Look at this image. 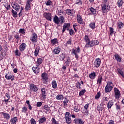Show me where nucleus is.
<instances>
[{"label":"nucleus","mask_w":124,"mask_h":124,"mask_svg":"<svg viewBox=\"0 0 124 124\" xmlns=\"http://www.w3.org/2000/svg\"><path fill=\"white\" fill-rule=\"evenodd\" d=\"M114 92V96L116 99H119L120 97L121 96V93L120 92V90L118 89V88L115 87L113 89Z\"/></svg>","instance_id":"6e6552de"},{"label":"nucleus","mask_w":124,"mask_h":124,"mask_svg":"<svg viewBox=\"0 0 124 124\" xmlns=\"http://www.w3.org/2000/svg\"><path fill=\"white\" fill-rule=\"evenodd\" d=\"M84 40L86 43L89 42V41H91V40L90 39V38H89V36L88 35H85L84 36Z\"/></svg>","instance_id":"3c124183"},{"label":"nucleus","mask_w":124,"mask_h":124,"mask_svg":"<svg viewBox=\"0 0 124 124\" xmlns=\"http://www.w3.org/2000/svg\"><path fill=\"white\" fill-rule=\"evenodd\" d=\"M89 77L90 79H92V80H93L95 79L96 77V74L94 72H92L89 75Z\"/></svg>","instance_id":"c756f323"},{"label":"nucleus","mask_w":124,"mask_h":124,"mask_svg":"<svg viewBox=\"0 0 124 124\" xmlns=\"http://www.w3.org/2000/svg\"><path fill=\"white\" fill-rule=\"evenodd\" d=\"M52 87L54 90H56L58 88V84H57V81L55 80H52L51 82Z\"/></svg>","instance_id":"473e14b6"},{"label":"nucleus","mask_w":124,"mask_h":124,"mask_svg":"<svg viewBox=\"0 0 124 124\" xmlns=\"http://www.w3.org/2000/svg\"><path fill=\"white\" fill-rule=\"evenodd\" d=\"M62 14H64V12H63V7H60L59 10H58V15H62Z\"/></svg>","instance_id":"c03bdc74"},{"label":"nucleus","mask_w":124,"mask_h":124,"mask_svg":"<svg viewBox=\"0 0 124 124\" xmlns=\"http://www.w3.org/2000/svg\"><path fill=\"white\" fill-rule=\"evenodd\" d=\"M108 29L110 31V35H113V34H114V32H115V31H114V29H113V28L112 27H108Z\"/></svg>","instance_id":"bf43d9fd"},{"label":"nucleus","mask_w":124,"mask_h":124,"mask_svg":"<svg viewBox=\"0 0 124 124\" xmlns=\"http://www.w3.org/2000/svg\"><path fill=\"white\" fill-rule=\"evenodd\" d=\"M46 119L45 117H41L38 120L39 124H44L45 122H46Z\"/></svg>","instance_id":"f704fd0d"},{"label":"nucleus","mask_w":124,"mask_h":124,"mask_svg":"<svg viewBox=\"0 0 124 124\" xmlns=\"http://www.w3.org/2000/svg\"><path fill=\"white\" fill-rule=\"evenodd\" d=\"M73 123L76 124H84L83 120L80 118H76L73 121Z\"/></svg>","instance_id":"f3484780"},{"label":"nucleus","mask_w":124,"mask_h":124,"mask_svg":"<svg viewBox=\"0 0 124 124\" xmlns=\"http://www.w3.org/2000/svg\"><path fill=\"white\" fill-rule=\"evenodd\" d=\"M42 62H43V60L40 58H38L37 62L35 63L36 66L39 67L40 64H42Z\"/></svg>","instance_id":"a878e982"},{"label":"nucleus","mask_w":124,"mask_h":124,"mask_svg":"<svg viewBox=\"0 0 124 124\" xmlns=\"http://www.w3.org/2000/svg\"><path fill=\"white\" fill-rule=\"evenodd\" d=\"M41 92L40 97L42 100H45L47 97V89L45 88H41Z\"/></svg>","instance_id":"20e7f679"},{"label":"nucleus","mask_w":124,"mask_h":124,"mask_svg":"<svg viewBox=\"0 0 124 124\" xmlns=\"http://www.w3.org/2000/svg\"><path fill=\"white\" fill-rule=\"evenodd\" d=\"M61 50V48L59 47H56L54 49L53 52L55 55H57L58 54H60Z\"/></svg>","instance_id":"7c9ffc66"},{"label":"nucleus","mask_w":124,"mask_h":124,"mask_svg":"<svg viewBox=\"0 0 124 124\" xmlns=\"http://www.w3.org/2000/svg\"><path fill=\"white\" fill-rule=\"evenodd\" d=\"M56 99L57 100H63L64 97H63V95L58 94L56 96Z\"/></svg>","instance_id":"79ce46f5"},{"label":"nucleus","mask_w":124,"mask_h":124,"mask_svg":"<svg viewBox=\"0 0 124 124\" xmlns=\"http://www.w3.org/2000/svg\"><path fill=\"white\" fill-rule=\"evenodd\" d=\"M18 120V117H14L12 118L10 120V124H16L17 123V120Z\"/></svg>","instance_id":"393cba45"},{"label":"nucleus","mask_w":124,"mask_h":124,"mask_svg":"<svg viewBox=\"0 0 124 124\" xmlns=\"http://www.w3.org/2000/svg\"><path fill=\"white\" fill-rule=\"evenodd\" d=\"M21 51L20 50L19 51V49L18 48H16V51H15L16 56H17V57H20L21 56Z\"/></svg>","instance_id":"864d4df0"},{"label":"nucleus","mask_w":124,"mask_h":124,"mask_svg":"<svg viewBox=\"0 0 124 124\" xmlns=\"http://www.w3.org/2000/svg\"><path fill=\"white\" fill-rule=\"evenodd\" d=\"M74 111L76 113H78V112H80V105L78 104H74Z\"/></svg>","instance_id":"4be33fe9"},{"label":"nucleus","mask_w":124,"mask_h":124,"mask_svg":"<svg viewBox=\"0 0 124 124\" xmlns=\"http://www.w3.org/2000/svg\"><path fill=\"white\" fill-rule=\"evenodd\" d=\"M44 17L46 18L47 21H51L52 20V14L51 13H44Z\"/></svg>","instance_id":"ddd939ff"},{"label":"nucleus","mask_w":124,"mask_h":124,"mask_svg":"<svg viewBox=\"0 0 124 124\" xmlns=\"http://www.w3.org/2000/svg\"><path fill=\"white\" fill-rule=\"evenodd\" d=\"M12 6L16 11H19L20 10V5L15 2H13L12 3Z\"/></svg>","instance_id":"4468645a"},{"label":"nucleus","mask_w":124,"mask_h":124,"mask_svg":"<svg viewBox=\"0 0 124 124\" xmlns=\"http://www.w3.org/2000/svg\"><path fill=\"white\" fill-rule=\"evenodd\" d=\"M73 28L75 31V32H77L78 30V26L76 25V23L73 25Z\"/></svg>","instance_id":"680f3d73"},{"label":"nucleus","mask_w":124,"mask_h":124,"mask_svg":"<svg viewBox=\"0 0 124 124\" xmlns=\"http://www.w3.org/2000/svg\"><path fill=\"white\" fill-rule=\"evenodd\" d=\"M41 77H42V78L43 79V80H44V81H46V82H47V80L48 79V75L47 74V73H46L45 72L43 73L41 75Z\"/></svg>","instance_id":"bb28decb"},{"label":"nucleus","mask_w":124,"mask_h":124,"mask_svg":"<svg viewBox=\"0 0 124 124\" xmlns=\"http://www.w3.org/2000/svg\"><path fill=\"white\" fill-rule=\"evenodd\" d=\"M77 20L78 23L80 24V25H83L84 23L83 18H82V16L79 14L77 15Z\"/></svg>","instance_id":"9b49d317"},{"label":"nucleus","mask_w":124,"mask_h":124,"mask_svg":"<svg viewBox=\"0 0 124 124\" xmlns=\"http://www.w3.org/2000/svg\"><path fill=\"white\" fill-rule=\"evenodd\" d=\"M113 105H114V102H113L112 100H109V101H108V102L107 105V107L108 109H111V108H112Z\"/></svg>","instance_id":"2f4dec72"},{"label":"nucleus","mask_w":124,"mask_h":124,"mask_svg":"<svg viewBox=\"0 0 124 124\" xmlns=\"http://www.w3.org/2000/svg\"><path fill=\"white\" fill-rule=\"evenodd\" d=\"M51 123L52 124H59V122L56 120V119L55 118H52L51 119Z\"/></svg>","instance_id":"e2e57ef3"},{"label":"nucleus","mask_w":124,"mask_h":124,"mask_svg":"<svg viewBox=\"0 0 124 124\" xmlns=\"http://www.w3.org/2000/svg\"><path fill=\"white\" fill-rule=\"evenodd\" d=\"M0 113L2 115L3 118H4L5 120H10L11 117L9 113H5V111L0 112Z\"/></svg>","instance_id":"f8f14e48"},{"label":"nucleus","mask_w":124,"mask_h":124,"mask_svg":"<svg viewBox=\"0 0 124 124\" xmlns=\"http://www.w3.org/2000/svg\"><path fill=\"white\" fill-rule=\"evenodd\" d=\"M124 3V1L123 0H118L117 1V6L118 7H121L123 6V4Z\"/></svg>","instance_id":"8fccbe9b"},{"label":"nucleus","mask_w":124,"mask_h":124,"mask_svg":"<svg viewBox=\"0 0 124 124\" xmlns=\"http://www.w3.org/2000/svg\"><path fill=\"white\" fill-rule=\"evenodd\" d=\"M85 93H86V90L85 89L80 91L79 93V96H82V95H84Z\"/></svg>","instance_id":"052dcab7"},{"label":"nucleus","mask_w":124,"mask_h":124,"mask_svg":"<svg viewBox=\"0 0 124 124\" xmlns=\"http://www.w3.org/2000/svg\"><path fill=\"white\" fill-rule=\"evenodd\" d=\"M65 13L68 16H74V13L73 12V10H71L70 9H67L65 10Z\"/></svg>","instance_id":"a211bd4d"},{"label":"nucleus","mask_w":124,"mask_h":124,"mask_svg":"<svg viewBox=\"0 0 124 124\" xmlns=\"http://www.w3.org/2000/svg\"><path fill=\"white\" fill-rule=\"evenodd\" d=\"M59 20L61 21V24H63L64 22H65L64 20V17H63V16H61L59 17Z\"/></svg>","instance_id":"5fc2aeb1"},{"label":"nucleus","mask_w":124,"mask_h":124,"mask_svg":"<svg viewBox=\"0 0 124 124\" xmlns=\"http://www.w3.org/2000/svg\"><path fill=\"white\" fill-rule=\"evenodd\" d=\"M18 32L19 33H22V34H25L26 33V30H25V29H20Z\"/></svg>","instance_id":"13d9d810"},{"label":"nucleus","mask_w":124,"mask_h":124,"mask_svg":"<svg viewBox=\"0 0 124 124\" xmlns=\"http://www.w3.org/2000/svg\"><path fill=\"white\" fill-rule=\"evenodd\" d=\"M102 81H103V78L102 77V75H99L98 76V78L97 79V85H101V83H102Z\"/></svg>","instance_id":"aec40b11"},{"label":"nucleus","mask_w":124,"mask_h":124,"mask_svg":"<svg viewBox=\"0 0 124 124\" xmlns=\"http://www.w3.org/2000/svg\"><path fill=\"white\" fill-rule=\"evenodd\" d=\"M124 23L122 22H119L117 24V29L118 30H122L124 28Z\"/></svg>","instance_id":"e433bc0d"},{"label":"nucleus","mask_w":124,"mask_h":124,"mask_svg":"<svg viewBox=\"0 0 124 124\" xmlns=\"http://www.w3.org/2000/svg\"><path fill=\"white\" fill-rule=\"evenodd\" d=\"M89 10H90L91 12H92L93 15L94 16H96V9L91 7L89 9Z\"/></svg>","instance_id":"4c0bfd02"},{"label":"nucleus","mask_w":124,"mask_h":124,"mask_svg":"<svg viewBox=\"0 0 124 124\" xmlns=\"http://www.w3.org/2000/svg\"><path fill=\"white\" fill-rule=\"evenodd\" d=\"M92 41H93V44L95 46L99 44V41L98 40H92Z\"/></svg>","instance_id":"69168bd1"},{"label":"nucleus","mask_w":124,"mask_h":124,"mask_svg":"<svg viewBox=\"0 0 124 124\" xmlns=\"http://www.w3.org/2000/svg\"><path fill=\"white\" fill-rule=\"evenodd\" d=\"M44 109L46 110V111H45L46 114H48V112H50V111H51V110H50V107H49L47 105L44 106Z\"/></svg>","instance_id":"c9c22d12"},{"label":"nucleus","mask_w":124,"mask_h":124,"mask_svg":"<svg viewBox=\"0 0 124 124\" xmlns=\"http://www.w3.org/2000/svg\"><path fill=\"white\" fill-rule=\"evenodd\" d=\"M30 122L31 124H36V121L33 118H31Z\"/></svg>","instance_id":"774afa93"},{"label":"nucleus","mask_w":124,"mask_h":124,"mask_svg":"<svg viewBox=\"0 0 124 124\" xmlns=\"http://www.w3.org/2000/svg\"><path fill=\"white\" fill-rule=\"evenodd\" d=\"M65 63H66L67 66H69L70 63L71 62V60L70 59V57L67 56L65 57Z\"/></svg>","instance_id":"cd10ccee"},{"label":"nucleus","mask_w":124,"mask_h":124,"mask_svg":"<svg viewBox=\"0 0 124 124\" xmlns=\"http://www.w3.org/2000/svg\"><path fill=\"white\" fill-rule=\"evenodd\" d=\"M5 78L7 80H11V81H14L15 79L14 76L9 73L5 75Z\"/></svg>","instance_id":"dca6fc26"},{"label":"nucleus","mask_w":124,"mask_h":124,"mask_svg":"<svg viewBox=\"0 0 124 124\" xmlns=\"http://www.w3.org/2000/svg\"><path fill=\"white\" fill-rule=\"evenodd\" d=\"M89 106L90 104L88 103L86 104L84 107L85 109L83 110V113H84L85 114H87V115H89V110H88V109H89Z\"/></svg>","instance_id":"b1692460"},{"label":"nucleus","mask_w":124,"mask_h":124,"mask_svg":"<svg viewBox=\"0 0 124 124\" xmlns=\"http://www.w3.org/2000/svg\"><path fill=\"white\" fill-rule=\"evenodd\" d=\"M31 2L29 0H27L26 2V4L25 6V11H29V10H31Z\"/></svg>","instance_id":"412c9836"},{"label":"nucleus","mask_w":124,"mask_h":124,"mask_svg":"<svg viewBox=\"0 0 124 124\" xmlns=\"http://www.w3.org/2000/svg\"><path fill=\"white\" fill-rule=\"evenodd\" d=\"M76 87L78 89H79V90L81 89V83H80L79 82H77L76 84Z\"/></svg>","instance_id":"338daca9"},{"label":"nucleus","mask_w":124,"mask_h":124,"mask_svg":"<svg viewBox=\"0 0 124 124\" xmlns=\"http://www.w3.org/2000/svg\"><path fill=\"white\" fill-rule=\"evenodd\" d=\"M114 58L118 62H122V58L119 54H118V53H116L114 55Z\"/></svg>","instance_id":"c85d7f7f"},{"label":"nucleus","mask_w":124,"mask_h":124,"mask_svg":"<svg viewBox=\"0 0 124 124\" xmlns=\"http://www.w3.org/2000/svg\"><path fill=\"white\" fill-rule=\"evenodd\" d=\"M93 46H94V45L93 44V41H89V42L86 43V48H92V47H93Z\"/></svg>","instance_id":"6ab92c4d"},{"label":"nucleus","mask_w":124,"mask_h":124,"mask_svg":"<svg viewBox=\"0 0 124 124\" xmlns=\"http://www.w3.org/2000/svg\"><path fill=\"white\" fill-rule=\"evenodd\" d=\"M100 96H101V93L100 92V91L97 92V94L95 95L94 99H98V98H99V97H100Z\"/></svg>","instance_id":"6e6d98bb"},{"label":"nucleus","mask_w":124,"mask_h":124,"mask_svg":"<svg viewBox=\"0 0 124 124\" xmlns=\"http://www.w3.org/2000/svg\"><path fill=\"white\" fill-rule=\"evenodd\" d=\"M3 5H4V7H5L7 10H9L11 8L10 5L8 4V3L3 4Z\"/></svg>","instance_id":"603ef678"},{"label":"nucleus","mask_w":124,"mask_h":124,"mask_svg":"<svg viewBox=\"0 0 124 124\" xmlns=\"http://www.w3.org/2000/svg\"><path fill=\"white\" fill-rule=\"evenodd\" d=\"M53 22L55 23V24H56L57 25H59L60 24V18H59V17L57 16H55L54 18H53Z\"/></svg>","instance_id":"72a5a7b5"},{"label":"nucleus","mask_w":124,"mask_h":124,"mask_svg":"<svg viewBox=\"0 0 124 124\" xmlns=\"http://www.w3.org/2000/svg\"><path fill=\"white\" fill-rule=\"evenodd\" d=\"M113 85V83L112 82L108 81L107 84L105 88V92L106 93H110L112 90H113V87L112 85Z\"/></svg>","instance_id":"7ed1b4c3"},{"label":"nucleus","mask_w":124,"mask_h":124,"mask_svg":"<svg viewBox=\"0 0 124 124\" xmlns=\"http://www.w3.org/2000/svg\"><path fill=\"white\" fill-rule=\"evenodd\" d=\"M30 92H33V93H36L38 91V88L33 83L30 84Z\"/></svg>","instance_id":"423d86ee"},{"label":"nucleus","mask_w":124,"mask_h":124,"mask_svg":"<svg viewBox=\"0 0 124 124\" xmlns=\"http://www.w3.org/2000/svg\"><path fill=\"white\" fill-rule=\"evenodd\" d=\"M30 40H31L32 43L37 42V34L35 32H33L31 34L30 37Z\"/></svg>","instance_id":"9d476101"},{"label":"nucleus","mask_w":124,"mask_h":124,"mask_svg":"<svg viewBox=\"0 0 124 124\" xmlns=\"http://www.w3.org/2000/svg\"><path fill=\"white\" fill-rule=\"evenodd\" d=\"M80 52H81V49H80V47L78 46L76 48H72L71 54L74 55L76 59L78 60V59H79V55L78 54H79Z\"/></svg>","instance_id":"f03ea898"},{"label":"nucleus","mask_w":124,"mask_h":124,"mask_svg":"<svg viewBox=\"0 0 124 124\" xmlns=\"http://www.w3.org/2000/svg\"><path fill=\"white\" fill-rule=\"evenodd\" d=\"M104 109V108L103 107V105L100 104L99 105L97 106V110L99 111V112H100V111H102Z\"/></svg>","instance_id":"de8ad7c7"},{"label":"nucleus","mask_w":124,"mask_h":124,"mask_svg":"<svg viewBox=\"0 0 124 124\" xmlns=\"http://www.w3.org/2000/svg\"><path fill=\"white\" fill-rule=\"evenodd\" d=\"M51 44H52V45H55V44H58L59 43V42L58 41V39L54 38L53 39H51L50 40Z\"/></svg>","instance_id":"58836bf2"},{"label":"nucleus","mask_w":124,"mask_h":124,"mask_svg":"<svg viewBox=\"0 0 124 124\" xmlns=\"http://www.w3.org/2000/svg\"><path fill=\"white\" fill-rule=\"evenodd\" d=\"M65 121L66 123L67 124H71V122H72V120H71V114H70V113L69 112H66L65 113Z\"/></svg>","instance_id":"39448f33"},{"label":"nucleus","mask_w":124,"mask_h":124,"mask_svg":"<svg viewBox=\"0 0 124 124\" xmlns=\"http://www.w3.org/2000/svg\"><path fill=\"white\" fill-rule=\"evenodd\" d=\"M12 16L14 18H17V17H18V14L17 13V12L15 11L13 9L12 10Z\"/></svg>","instance_id":"49530a36"},{"label":"nucleus","mask_w":124,"mask_h":124,"mask_svg":"<svg viewBox=\"0 0 124 124\" xmlns=\"http://www.w3.org/2000/svg\"><path fill=\"white\" fill-rule=\"evenodd\" d=\"M64 59H65V54L62 53L59 56V59L60 61H64Z\"/></svg>","instance_id":"09e8293b"},{"label":"nucleus","mask_w":124,"mask_h":124,"mask_svg":"<svg viewBox=\"0 0 124 124\" xmlns=\"http://www.w3.org/2000/svg\"><path fill=\"white\" fill-rule=\"evenodd\" d=\"M52 3L53 2L51 0H48L45 2L46 5V6H49L51 5V4H52Z\"/></svg>","instance_id":"0e129e2a"},{"label":"nucleus","mask_w":124,"mask_h":124,"mask_svg":"<svg viewBox=\"0 0 124 124\" xmlns=\"http://www.w3.org/2000/svg\"><path fill=\"white\" fill-rule=\"evenodd\" d=\"M68 101H69V100L65 98V100L63 101V108H65V107H67L68 106Z\"/></svg>","instance_id":"ea45409f"},{"label":"nucleus","mask_w":124,"mask_h":124,"mask_svg":"<svg viewBox=\"0 0 124 124\" xmlns=\"http://www.w3.org/2000/svg\"><path fill=\"white\" fill-rule=\"evenodd\" d=\"M89 28L92 29V30H94L95 29V23L91 22V23L89 24Z\"/></svg>","instance_id":"a18cd8bd"},{"label":"nucleus","mask_w":124,"mask_h":124,"mask_svg":"<svg viewBox=\"0 0 124 124\" xmlns=\"http://www.w3.org/2000/svg\"><path fill=\"white\" fill-rule=\"evenodd\" d=\"M32 70L34 73L35 74L37 75L39 72H40V68L39 67L36 66V67H32Z\"/></svg>","instance_id":"5701e85b"},{"label":"nucleus","mask_w":124,"mask_h":124,"mask_svg":"<svg viewBox=\"0 0 124 124\" xmlns=\"http://www.w3.org/2000/svg\"><path fill=\"white\" fill-rule=\"evenodd\" d=\"M100 64H101V60H100V58L96 59L93 62L94 67H96V68H98L100 66Z\"/></svg>","instance_id":"1a4fd4ad"},{"label":"nucleus","mask_w":124,"mask_h":124,"mask_svg":"<svg viewBox=\"0 0 124 124\" xmlns=\"http://www.w3.org/2000/svg\"><path fill=\"white\" fill-rule=\"evenodd\" d=\"M40 50V47L38 46L37 47H36L34 51L35 57H37V56H38V53H39Z\"/></svg>","instance_id":"37998d69"},{"label":"nucleus","mask_w":124,"mask_h":124,"mask_svg":"<svg viewBox=\"0 0 124 124\" xmlns=\"http://www.w3.org/2000/svg\"><path fill=\"white\" fill-rule=\"evenodd\" d=\"M26 48H27V44L26 43H22L19 46V50L20 52H23L26 50Z\"/></svg>","instance_id":"2eb2a0df"},{"label":"nucleus","mask_w":124,"mask_h":124,"mask_svg":"<svg viewBox=\"0 0 124 124\" xmlns=\"http://www.w3.org/2000/svg\"><path fill=\"white\" fill-rule=\"evenodd\" d=\"M101 6L102 13H107L110 11L111 6L109 5V3H102Z\"/></svg>","instance_id":"f257e3e1"},{"label":"nucleus","mask_w":124,"mask_h":124,"mask_svg":"<svg viewBox=\"0 0 124 124\" xmlns=\"http://www.w3.org/2000/svg\"><path fill=\"white\" fill-rule=\"evenodd\" d=\"M70 28V23H64L63 25V28H62V32L63 33L65 31H70V29H69Z\"/></svg>","instance_id":"0eeeda50"},{"label":"nucleus","mask_w":124,"mask_h":124,"mask_svg":"<svg viewBox=\"0 0 124 124\" xmlns=\"http://www.w3.org/2000/svg\"><path fill=\"white\" fill-rule=\"evenodd\" d=\"M21 112L22 113H25V114H27V112H28V108H27V107H22Z\"/></svg>","instance_id":"4d7b16f0"},{"label":"nucleus","mask_w":124,"mask_h":124,"mask_svg":"<svg viewBox=\"0 0 124 124\" xmlns=\"http://www.w3.org/2000/svg\"><path fill=\"white\" fill-rule=\"evenodd\" d=\"M14 38L16 39V41L18 43L19 42V40L20 39L19 33H17L16 34H15Z\"/></svg>","instance_id":"a19ab883"}]
</instances>
